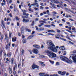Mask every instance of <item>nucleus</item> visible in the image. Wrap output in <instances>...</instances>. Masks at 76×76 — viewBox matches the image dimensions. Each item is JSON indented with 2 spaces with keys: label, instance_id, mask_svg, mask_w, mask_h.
<instances>
[{
  "label": "nucleus",
  "instance_id": "obj_55",
  "mask_svg": "<svg viewBox=\"0 0 76 76\" xmlns=\"http://www.w3.org/2000/svg\"><path fill=\"white\" fill-rule=\"evenodd\" d=\"M9 3H12V0H10L9 2Z\"/></svg>",
  "mask_w": 76,
  "mask_h": 76
},
{
  "label": "nucleus",
  "instance_id": "obj_21",
  "mask_svg": "<svg viewBox=\"0 0 76 76\" xmlns=\"http://www.w3.org/2000/svg\"><path fill=\"white\" fill-rule=\"evenodd\" d=\"M16 41V38L15 37V38L13 37L12 38V42H15Z\"/></svg>",
  "mask_w": 76,
  "mask_h": 76
},
{
  "label": "nucleus",
  "instance_id": "obj_50",
  "mask_svg": "<svg viewBox=\"0 0 76 76\" xmlns=\"http://www.w3.org/2000/svg\"><path fill=\"white\" fill-rule=\"evenodd\" d=\"M40 9L41 10H42L44 9V7H43L40 6Z\"/></svg>",
  "mask_w": 76,
  "mask_h": 76
},
{
  "label": "nucleus",
  "instance_id": "obj_40",
  "mask_svg": "<svg viewBox=\"0 0 76 76\" xmlns=\"http://www.w3.org/2000/svg\"><path fill=\"white\" fill-rule=\"evenodd\" d=\"M39 20V19H38V18H36V19L35 20V22H37V21H38Z\"/></svg>",
  "mask_w": 76,
  "mask_h": 76
},
{
  "label": "nucleus",
  "instance_id": "obj_64",
  "mask_svg": "<svg viewBox=\"0 0 76 76\" xmlns=\"http://www.w3.org/2000/svg\"><path fill=\"white\" fill-rule=\"evenodd\" d=\"M73 53H76V50H74L73 51Z\"/></svg>",
  "mask_w": 76,
  "mask_h": 76
},
{
  "label": "nucleus",
  "instance_id": "obj_38",
  "mask_svg": "<svg viewBox=\"0 0 76 76\" xmlns=\"http://www.w3.org/2000/svg\"><path fill=\"white\" fill-rule=\"evenodd\" d=\"M14 60V59H13V58H12V59H11V64H13Z\"/></svg>",
  "mask_w": 76,
  "mask_h": 76
},
{
  "label": "nucleus",
  "instance_id": "obj_37",
  "mask_svg": "<svg viewBox=\"0 0 76 76\" xmlns=\"http://www.w3.org/2000/svg\"><path fill=\"white\" fill-rule=\"evenodd\" d=\"M74 1H75L74 0H72V1H71L72 3H73L74 4H76V3L74 2Z\"/></svg>",
  "mask_w": 76,
  "mask_h": 76
},
{
  "label": "nucleus",
  "instance_id": "obj_2",
  "mask_svg": "<svg viewBox=\"0 0 76 76\" xmlns=\"http://www.w3.org/2000/svg\"><path fill=\"white\" fill-rule=\"evenodd\" d=\"M60 59L63 60V61H65L67 63H69V64H72V61L70 60L68 58L64 56H60Z\"/></svg>",
  "mask_w": 76,
  "mask_h": 76
},
{
  "label": "nucleus",
  "instance_id": "obj_7",
  "mask_svg": "<svg viewBox=\"0 0 76 76\" xmlns=\"http://www.w3.org/2000/svg\"><path fill=\"white\" fill-rule=\"evenodd\" d=\"M58 73L59 74V75H64L66 74V72L64 71L62 72L61 71H59L58 72Z\"/></svg>",
  "mask_w": 76,
  "mask_h": 76
},
{
  "label": "nucleus",
  "instance_id": "obj_36",
  "mask_svg": "<svg viewBox=\"0 0 76 76\" xmlns=\"http://www.w3.org/2000/svg\"><path fill=\"white\" fill-rule=\"evenodd\" d=\"M52 3H57V1L54 0L52 1Z\"/></svg>",
  "mask_w": 76,
  "mask_h": 76
},
{
  "label": "nucleus",
  "instance_id": "obj_32",
  "mask_svg": "<svg viewBox=\"0 0 76 76\" xmlns=\"http://www.w3.org/2000/svg\"><path fill=\"white\" fill-rule=\"evenodd\" d=\"M60 39H61L62 40H63V41H67V40H66V39L61 38V37H60Z\"/></svg>",
  "mask_w": 76,
  "mask_h": 76
},
{
  "label": "nucleus",
  "instance_id": "obj_15",
  "mask_svg": "<svg viewBox=\"0 0 76 76\" xmlns=\"http://www.w3.org/2000/svg\"><path fill=\"white\" fill-rule=\"evenodd\" d=\"M39 63H40V64H42L41 65V66H44L45 65V64H44V63L42 62V61H39Z\"/></svg>",
  "mask_w": 76,
  "mask_h": 76
},
{
  "label": "nucleus",
  "instance_id": "obj_20",
  "mask_svg": "<svg viewBox=\"0 0 76 76\" xmlns=\"http://www.w3.org/2000/svg\"><path fill=\"white\" fill-rule=\"evenodd\" d=\"M11 54H12V53L10 52L9 53H7V56L8 57H10L11 56Z\"/></svg>",
  "mask_w": 76,
  "mask_h": 76
},
{
  "label": "nucleus",
  "instance_id": "obj_57",
  "mask_svg": "<svg viewBox=\"0 0 76 76\" xmlns=\"http://www.w3.org/2000/svg\"><path fill=\"white\" fill-rule=\"evenodd\" d=\"M31 6H35V5L34 4H31V5L29 7L30 8L31 7Z\"/></svg>",
  "mask_w": 76,
  "mask_h": 76
},
{
  "label": "nucleus",
  "instance_id": "obj_3",
  "mask_svg": "<svg viewBox=\"0 0 76 76\" xmlns=\"http://www.w3.org/2000/svg\"><path fill=\"white\" fill-rule=\"evenodd\" d=\"M72 58L73 62L75 64H76V54H72L70 55V57H69V59L71 60V58Z\"/></svg>",
  "mask_w": 76,
  "mask_h": 76
},
{
  "label": "nucleus",
  "instance_id": "obj_42",
  "mask_svg": "<svg viewBox=\"0 0 76 76\" xmlns=\"http://www.w3.org/2000/svg\"><path fill=\"white\" fill-rule=\"evenodd\" d=\"M15 19H16V20H19V19L17 16L15 17Z\"/></svg>",
  "mask_w": 76,
  "mask_h": 76
},
{
  "label": "nucleus",
  "instance_id": "obj_48",
  "mask_svg": "<svg viewBox=\"0 0 76 76\" xmlns=\"http://www.w3.org/2000/svg\"><path fill=\"white\" fill-rule=\"evenodd\" d=\"M40 30L41 31H44V28H40Z\"/></svg>",
  "mask_w": 76,
  "mask_h": 76
},
{
  "label": "nucleus",
  "instance_id": "obj_19",
  "mask_svg": "<svg viewBox=\"0 0 76 76\" xmlns=\"http://www.w3.org/2000/svg\"><path fill=\"white\" fill-rule=\"evenodd\" d=\"M47 31L48 32H49V33H50V32H53V33L55 32V31L53 30H48Z\"/></svg>",
  "mask_w": 76,
  "mask_h": 76
},
{
  "label": "nucleus",
  "instance_id": "obj_9",
  "mask_svg": "<svg viewBox=\"0 0 76 76\" xmlns=\"http://www.w3.org/2000/svg\"><path fill=\"white\" fill-rule=\"evenodd\" d=\"M33 47L39 49L40 48V46L38 45H33Z\"/></svg>",
  "mask_w": 76,
  "mask_h": 76
},
{
  "label": "nucleus",
  "instance_id": "obj_28",
  "mask_svg": "<svg viewBox=\"0 0 76 76\" xmlns=\"http://www.w3.org/2000/svg\"><path fill=\"white\" fill-rule=\"evenodd\" d=\"M34 37V35H31L29 37V39H32V38Z\"/></svg>",
  "mask_w": 76,
  "mask_h": 76
},
{
  "label": "nucleus",
  "instance_id": "obj_1",
  "mask_svg": "<svg viewBox=\"0 0 76 76\" xmlns=\"http://www.w3.org/2000/svg\"><path fill=\"white\" fill-rule=\"evenodd\" d=\"M47 45H48V46H50V47L48 48V49L50 48V49L51 50V51L53 52H55V53L57 52V49L56 48V47L54 45V44L53 43L51 40H48L47 41Z\"/></svg>",
  "mask_w": 76,
  "mask_h": 76
},
{
  "label": "nucleus",
  "instance_id": "obj_41",
  "mask_svg": "<svg viewBox=\"0 0 76 76\" xmlns=\"http://www.w3.org/2000/svg\"><path fill=\"white\" fill-rule=\"evenodd\" d=\"M44 26H45V27H50L51 26L49 25H45Z\"/></svg>",
  "mask_w": 76,
  "mask_h": 76
},
{
  "label": "nucleus",
  "instance_id": "obj_58",
  "mask_svg": "<svg viewBox=\"0 0 76 76\" xmlns=\"http://www.w3.org/2000/svg\"><path fill=\"white\" fill-rule=\"evenodd\" d=\"M11 20V19H10V18H8L7 19V22H8V20Z\"/></svg>",
  "mask_w": 76,
  "mask_h": 76
},
{
  "label": "nucleus",
  "instance_id": "obj_53",
  "mask_svg": "<svg viewBox=\"0 0 76 76\" xmlns=\"http://www.w3.org/2000/svg\"><path fill=\"white\" fill-rule=\"evenodd\" d=\"M44 45H42V46H41V48L43 49V48H44Z\"/></svg>",
  "mask_w": 76,
  "mask_h": 76
},
{
  "label": "nucleus",
  "instance_id": "obj_26",
  "mask_svg": "<svg viewBox=\"0 0 76 76\" xmlns=\"http://www.w3.org/2000/svg\"><path fill=\"white\" fill-rule=\"evenodd\" d=\"M66 38H67V39H69V40H70V41H72V40L71 39H70V37H69V36H66Z\"/></svg>",
  "mask_w": 76,
  "mask_h": 76
},
{
  "label": "nucleus",
  "instance_id": "obj_44",
  "mask_svg": "<svg viewBox=\"0 0 76 76\" xmlns=\"http://www.w3.org/2000/svg\"><path fill=\"white\" fill-rule=\"evenodd\" d=\"M70 43V44H74V43H73L72 42L70 41H68Z\"/></svg>",
  "mask_w": 76,
  "mask_h": 76
},
{
  "label": "nucleus",
  "instance_id": "obj_61",
  "mask_svg": "<svg viewBox=\"0 0 76 76\" xmlns=\"http://www.w3.org/2000/svg\"><path fill=\"white\" fill-rule=\"evenodd\" d=\"M66 24L68 25H70V23L69 22H66Z\"/></svg>",
  "mask_w": 76,
  "mask_h": 76
},
{
  "label": "nucleus",
  "instance_id": "obj_30",
  "mask_svg": "<svg viewBox=\"0 0 76 76\" xmlns=\"http://www.w3.org/2000/svg\"><path fill=\"white\" fill-rule=\"evenodd\" d=\"M44 25V23H41L39 25V27H41V26H42V25Z\"/></svg>",
  "mask_w": 76,
  "mask_h": 76
},
{
  "label": "nucleus",
  "instance_id": "obj_43",
  "mask_svg": "<svg viewBox=\"0 0 76 76\" xmlns=\"http://www.w3.org/2000/svg\"><path fill=\"white\" fill-rule=\"evenodd\" d=\"M11 6H13L14 8H15V7H16V5H15V4H11Z\"/></svg>",
  "mask_w": 76,
  "mask_h": 76
},
{
  "label": "nucleus",
  "instance_id": "obj_56",
  "mask_svg": "<svg viewBox=\"0 0 76 76\" xmlns=\"http://www.w3.org/2000/svg\"><path fill=\"white\" fill-rule=\"evenodd\" d=\"M29 52L31 54H32V50H29Z\"/></svg>",
  "mask_w": 76,
  "mask_h": 76
},
{
  "label": "nucleus",
  "instance_id": "obj_34",
  "mask_svg": "<svg viewBox=\"0 0 76 76\" xmlns=\"http://www.w3.org/2000/svg\"><path fill=\"white\" fill-rule=\"evenodd\" d=\"M34 24H35V22L34 21H33L32 23L31 24V26H34Z\"/></svg>",
  "mask_w": 76,
  "mask_h": 76
},
{
  "label": "nucleus",
  "instance_id": "obj_51",
  "mask_svg": "<svg viewBox=\"0 0 76 76\" xmlns=\"http://www.w3.org/2000/svg\"><path fill=\"white\" fill-rule=\"evenodd\" d=\"M14 7V6H10V9H13V8Z\"/></svg>",
  "mask_w": 76,
  "mask_h": 76
},
{
  "label": "nucleus",
  "instance_id": "obj_18",
  "mask_svg": "<svg viewBox=\"0 0 76 76\" xmlns=\"http://www.w3.org/2000/svg\"><path fill=\"white\" fill-rule=\"evenodd\" d=\"M9 73H10V74H11V73H12V68H10V67H9Z\"/></svg>",
  "mask_w": 76,
  "mask_h": 76
},
{
  "label": "nucleus",
  "instance_id": "obj_17",
  "mask_svg": "<svg viewBox=\"0 0 76 76\" xmlns=\"http://www.w3.org/2000/svg\"><path fill=\"white\" fill-rule=\"evenodd\" d=\"M23 22H26V23H27V22H29V20H26L25 19H24L23 18Z\"/></svg>",
  "mask_w": 76,
  "mask_h": 76
},
{
  "label": "nucleus",
  "instance_id": "obj_46",
  "mask_svg": "<svg viewBox=\"0 0 76 76\" xmlns=\"http://www.w3.org/2000/svg\"><path fill=\"white\" fill-rule=\"evenodd\" d=\"M3 36L1 35V39L3 40Z\"/></svg>",
  "mask_w": 76,
  "mask_h": 76
},
{
  "label": "nucleus",
  "instance_id": "obj_45",
  "mask_svg": "<svg viewBox=\"0 0 76 76\" xmlns=\"http://www.w3.org/2000/svg\"><path fill=\"white\" fill-rule=\"evenodd\" d=\"M29 11L30 12H33V10H32V9L31 8L29 9Z\"/></svg>",
  "mask_w": 76,
  "mask_h": 76
},
{
  "label": "nucleus",
  "instance_id": "obj_33",
  "mask_svg": "<svg viewBox=\"0 0 76 76\" xmlns=\"http://www.w3.org/2000/svg\"><path fill=\"white\" fill-rule=\"evenodd\" d=\"M23 15H24V16H26H26H28V14H26V13L25 12H23Z\"/></svg>",
  "mask_w": 76,
  "mask_h": 76
},
{
  "label": "nucleus",
  "instance_id": "obj_60",
  "mask_svg": "<svg viewBox=\"0 0 76 76\" xmlns=\"http://www.w3.org/2000/svg\"><path fill=\"white\" fill-rule=\"evenodd\" d=\"M6 4L5 3H1L2 6H4V5H5Z\"/></svg>",
  "mask_w": 76,
  "mask_h": 76
},
{
  "label": "nucleus",
  "instance_id": "obj_35",
  "mask_svg": "<svg viewBox=\"0 0 76 76\" xmlns=\"http://www.w3.org/2000/svg\"><path fill=\"white\" fill-rule=\"evenodd\" d=\"M14 69H13V71H15V68H16L17 67V65H15V66H14Z\"/></svg>",
  "mask_w": 76,
  "mask_h": 76
},
{
  "label": "nucleus",
  "instance_id": "obj_29",
  "mask_svg": "<svg viewBox=\"0 0 76 76\" xmlns=\"http://www.w3.org/2000/svg\"><path fill=\"white\" fill-rule=\"evenodd\" d=\"M11 37H12V32H10L9 34V38H11Z\"/></svg>",
  "mask_w": 76,
  "mask_h": 76
},
{
  "label": "nucleus",
  "instance_id": "obj_25",
  "mask_svg": "<svg viewBox=\"0 0 76 76\" xmlns=\"http://www.w3.org/2000/svg\"><path fill=\"white\" fill-rule=\"evenodd\" d=\"M45 73H40L39 74L40 76H45Z\"/></svg>",
  "mask_w": 76,
  "mask_h": 76
},
{
  "label": "nucleus",
  "instance_id": "obj_12",
  "mask_svg": "<svg viewBox=\"0 0 76 76\" xmlns=\"http://www.w3.org/2000/svg\"><path fill=\"white\" fill-rule=\"evenodd\" d=\"M5 39L6 40L7 42L8 43V42L9 41V37L7 36V34H6L5 35Z\"/></svg>",
  "mask_w": 76,
  "mask_h": 76
},
{
  "label": "nucleus",
  "instance_id": "obj_14",
  "mask_svg": "<svg viewBox=\"0 0 76 76\" xmlns=\"http://www.w3.org/2000/svg\"><path fill=\"white\" fill-rule=\"evenodd\" d=\"M45 53H47L48 54V55L49 56V54H50V52L48 50H46L45 51Z\"/></svg>",
  "mask_w": 76,
  "mask_h": 76
},
{
  "label": "nucleus",
  "instance_id": "obj_54",
  "mask_svg": "<svg viewBox=\"0 0 76 76\" xmlns=\"http://www.w3.org/2000/svg\"><path fill=\"white\" fill-rule=\"evenodd\" d=\"M59 64H59V62H57L56 63V65H57V66H58Z\"/></svg>",
  "mask_w": 76,
  "mask_h": 76
},
{
  "label": "nucleus",
  "instance_id": "obj_13",
  "mask_svg": "<svg viewBox=\"0 0 76 76\" xmlns=\"http://www.w3.org/2000/svg\"><path fill=\"white\" fill-rule=\"evenodd\" d=\"M8 45L7 44V45H6L5 48L6 50H10V46H8Z\"/></svg>",
  "mask_w": 76,
  "mask_h": 76
},
{
  "label": "nucleus",
  "instance_id": "obj_11",
  "mask_svg": "<svg viewBox=\"0 0 76 76\" xmlns=\"http://www.w3.org/2000/svg\"><path fill=\"white\" fill-rule=\"evenodd\" d=\"M59 49H60V50H61L64 51V50H65V47H64V46H61L59 48Z\"/></svg>",
  "mask_w": 76,
  "mask_h": 76
},
{
  "label": "nucleus",
  "instance_id": "obj_47",
  "mask_svg": "<svg viewBox=\"0 0 76 76\" xmlns=\"http://www.w3.org/2000/svg\"><path fill=\"white\" fill-rule=\"evenodd\" d=\"M21 53H22V54H23V53H24V50H23V49L22 50Z\"/></svg>",
  "mask_w": 76,
  "mask_h": 76
},
{
  "label": "nucleus",
  "instance_id": "obj_39",
  "mask_svg": "<svg viewBox=\"0 0 76 76\" xmlns=\"http://www.w3.org/2000/svg\"><path fill=\"white\" fill-rule=\"evenodd\" d=\"M23 44H25V43H26V40H25V39H24L23 40Z\"/></svg>",
  "mask_w": 76,
  "mask_h": 76
},
{
  "label": "nucleus",
  "instance_id": "obj_24",
  "mask_svg": "<svg viewBox=\"0 0 76 76\" xmlns=\"http://www.w3.org/2000/svg\"><path fill=\"white\" fill-rule=\"evenodd\" d=\"M34 5L37 6V7H39V5H38V3L37 2H34Z\"/></svg>",
  "mask_w": 76,
  "mask_h": 76
},
{
  "label": "nucleus",
  "instance_id": "obj_10",
  "mask_svg": "<svg viewBox=\"0 0 76 76\" xmlns=\"http://www.w3.org/2000/svg\"><path fill=\"white\" fill-rule=\"evenodd\" d=\"M50 4L51 5L50 7L52 9H56V7L55 6V5H54V4L51 3H50Z\"/></svg>",
  "mask_w": 76,
  "mask_h": 76
},
{
  "label": "nucleus",
  "instance_id": "obj_5",
  "mask_svg": "<svg viewBox=\"0 0 76 76\" xmlns=\"http://www.w3.org/2000/svg\"><path fill=\"white\" fill-rule=\"evenodd\" d=\"M1 26L3 29L5 28V23H4V21L2 20L1 22Z\"/></svg>",
  "mask_w": 76,
  "mask_h": 76
},
{
  "label": "nucleus",
  "instance_id": "obj_63",
  "mask_svg": "<svg viewBox=\"0 0 76 76\" xmlns=\"http://www.w3.org/2000/svg\"><path fill=\"white\" fill-rule=\"evenodd\" d=\"M9 16H10V17H12V14L11 13H10L9 14Z\"/></svg>",
  "mask_w": 76,
  "mask_h": 76
},
{
  "label": "nucleus",
  "instance_id": "obj_16",
  "mask_svg": "<svg viewBox=\"0 0 76 76\" xmlns=\"http://www.w3.org/2000/svg\"><path fill=\"white\" fill-rule=\"evenodd\" d=\"M52 13L53 14V16H56L55 15H57V13L55 11H53L52 12Z\"/></svg>",
  "mask_w": 76,
  "mask_h": 76
},
{
  "label": "nucleus",
  "instance_id": "obj_27",
  "mask_svg": "<svg viewBox=\"0 0 76 76\" xmlns=\"http://www.w3.org/2000/svg\"><path fill=\"white\" fill-rule=\"evenodd\" d=\"M46 13L47 15H51V14L50 13V11H49L48 10H47V11Z\"/></svg>",
  "mask_w": 76,
  "mask_h": 76
},
{
  "label": "nucleus",
  "instance_id": "obj_6",
  "mask_svg": "<svg viewBox=\"0 0 76 76\" xmlns=\"http://www.w3.org/2000/svg\"><path fill=\"white\" fill-rule=\"evenodd\" d=\"M34 54H37L39 53L38 50L36 49H34L32 50Z\"/></svg>",
  "mask_w": 76,
  "mask_h": 76
},
{
  "label": "nucleus",
  "instance_id": "obj_59",
  "mask_svg": "<svg viewBox=\"0 0 76 76\" xmlns=\"http://www.w3.org/2000/svg\"><path fill=\"white\" fill-rule=\"evenodd\" d=\"M44 76H50V75H49L48 74H46L45 73V74Z\"/></svg>",
  "mask_w": 76,
  "mask_h": 76
},
{
  "label": "nucleus",
  "instance_id": "obj_22",
  "mask_svg": "<svg viewBox=\"0 0 76 76\" xmlns=\"http://www.w3.org/2000/svg\"><path fill=\"white\" fill-rule=\"evenodd\" d=\"M2 53H3V50H1L0 52V60L2 59L1 55L2 54Z\"/></svg>",
  "mask_w": 76,
  "mask_h": 76
},
{
  "label": "nucleus",
  "instance_id": "obj_62",
  "mask_svg": "<svg viewBox=\"0 0 76 76\" xmlns=\"http://www.w3.org/2000/svg\"><path fill=\"white\" fill-rule=\"evenodd\" d=\"M55 37H58L59 36V35L58 34H56L55 35Z\"/></svg>",
  "mask_w": 76,
  "mask_h": 76
},
{
  "label": "nucleus",
  "instance_id": "obj_52",
  "mask_svg": "<svg viewBox=\"0 0 76 76\" xmlns=\"http://www.w3.org/2000/svg\"><path fill=\"white\" fill-rule=\"evenodd\" d=\"M57 32H58V33H60V30L57 29Z\"/></svg>",
  "mask_w": 76,
  "mask_h": 76
},
{
  "label": "nucleus",
  "instance_id": "obj_4",
  "mask_svg": "<svg viewBox=\"0 0 76 76\" xmlns=\"http://www.w3.org/2000/svg\"><path fill=\"white\" fill-rule=\"evenodd\" d=\"M49 57L51 58H55L56 57V54L52 52H50V54H49Z\"/></svg>",
  "mask_w": 76,
  "mask_h": 76
},
{
  "label": "nucleus",
  "instance_id": "obj_23",
  "mask_svg": "<svg viewBox=\"0 0 76 76\" xmlns=\"http://www.w3.org/2000/svg\"><path fill=\"white\" fill-rule=\"evenodd\" d=\"M50 63L52 64H54V61H52L51 60H49Z\"/></svg>",
  "mask_w": 76,
  "mask_h": 76
},
{
  "label": "nucleus",
  "instance_id": "obj_49",
  "mask_svg": "<svg viewBox=\"0 0 76 76\" xmlns=\"http://www.w3.org/2000/svg\"><path fill=\"white\" fill-rule=\"evenodd\" d=\"M18 73H21V71H20V70H18Z\"/></svg>",
  "mask_w": 76,
  "mask_h": 76
},
{
  "label": "nucleus",
  "instance_id": "obj_31",
  "mask_svg": "<svg viewBox=\"0 0 76 76\" xmlns=\"http://www.w3.org/2000/svg\"><path fill=\"white\" fill-rule=\"evenodd\" d=\"M47 23V22H44V21L43 20H40L39 21V23Z\"/></svg>",
  "mask_w": 76,
  "mask_h": 76
},
{
  "label": "nucleus",
  "instance_id": "obj_8",
  "mask_svg": "<svg viewBox=\"0 0 76 76\" xmlns=\"http://www.w3.org/2000/svg\"><path fill=\"white\" fill-rule=\"evenodd\" d=\"M32 68L33 69H35V68H37V69H38L39 66H37V65L33 64L32 66Z\"/></svg>",
  "mask_w": 76,
  "mask_h": 76
}]
</instances>
